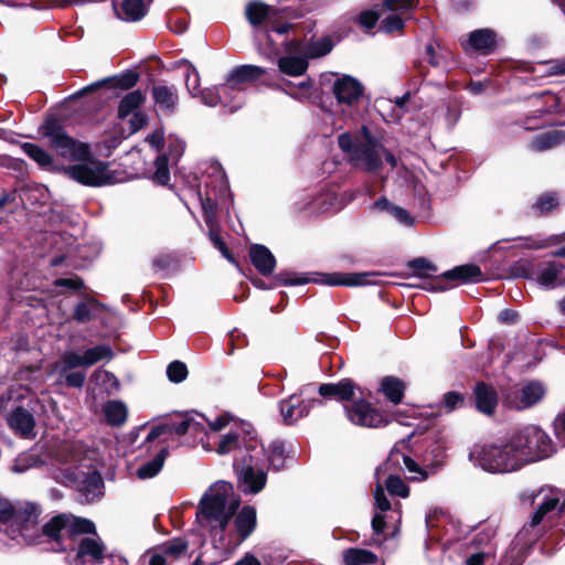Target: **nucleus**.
Wrapping results in <instances>:
<instances>
[{"instance_id":"35","label":"nucleus","mask_w":565,"mask_h":565,"mask_svg":"<svg viewBox=\"0 0 565 565\" xmlns=\"http://www.w3.org/2000/svg\"><path fill=\"white\" fill-rule=\"evenodd\" d=\"M21 149L41 169L45 171H54L56 169L52 154L39 145L24 142L22 143Z\"/></svg>"},{"instance_id":"18","label":"nucleus","mask_w":565,"mask_h":565,"mask_svg":"<svg viewBox=\"0 0 565 565\" xmlns=\"http://www.w3.org/2000/svg\"><path fill=\"white\" fill-rule=\"evenodd\" d=\"M344 413L350 423L362 427H380L386 424L384 416L363 397L344 405Z\"/></svg>"},{"instance_id":"63","label":"nucleus","mask_w":565,"mask_h":565,"mask_svg":"<svg viewBox=\"0 0 565 565\" xmlns=\"http://www.w3.org/2000/svg\"><path fill=\"white\" fill-rule=\"evenodd\" d=\"M202 210L205 217L206 225L212 228L215 227L216 224V201L210 195L202 200Z\"/></svg>"},{"instance_id":"21","label":"nucleus","mask_w":565,"mask_h":565,"mask_svg":"<svg viewBox=\"0 0 565 565\" xmlns=\"http://www.w3.org/2000/svg\"><path fill=\"white\" fill-rule=\"evenodd\" d=\"M7 424L21 438L33 439L36 436L33 414L21 406L14 407L7 415Z\"/></svg>"},{"instance_id":"37","label":"nucleus","mask_w":565,"mask_h":565,"mask_svg":"<svg viewBox=\"0 0 565 565\" xmlns=\"http://www.w3.org/2000/svg\"><path fill=\"white\" fill-rule=\"evenodd\" d=\"M118 18L124 21H138L147 13V6L145 0H122L120 10L114 4Z\"/></svg>"},{"instance_id":"13","label":"nucleus","mask_w":565,"mask_h":565,"mask_svg":"<svg viewBox=\"0 0 565 565\" xmlns=\"http://www.w3.org/2000/svg\"><path fill=\"white\" fill-rule=\"evenodd\" d=\"M332 94L337 105L341 108V115L344 119L353 118V109L363 96V85L353 76H337L332 84Z\"/></svg>"},{"instance_id":"10","label":"nucleus","mask_w":565,"mask_h":565,"mask_svg":"<svg viewBox=\"0 0 565 565\" xmlns=\"http://www.w3.org/2000/svg\"><path fill=\"white\" fill-rule=\"evenodd\" d=\"M42 509L38 503L24 501L14 505L13 529L10 540L18 543L34 544L40 536L39 518Z\"/></svg>"},{"instance_id":"24","label":"nucleus","mask_w":565,"mask_h":565,"mask_svg":"<svg viewBox=\"0 0 565 565\" xmlns=\"http://www.w3.org/2000/svg\"><path fill=\"white\" fill-rule=\"evenodd\" d=\"M151 96L154 104L163 111L174 113L179 104L178 89L174 85L153 84Z\"/></svg>"},{"instance_id":"58","label":"nucleus","mask_w":565,"mask_h":565,"mask_svg":"<svg viewBox=\"0 0 565 565\" xmlns=\"http://www.w3.org/2000/svg\"><path fill=\"white\" fill-rule=\"evenodd\" d=\"M201 78L198 70L189 64L185 73V86L192 97L199 96Z\"/></svg>"},{"instance_id":"42","label":"nucleus","mask_w":565,"mask_h":565,"mask_svg":"<svg viewBox=\"0 0 565 565\" xmlns=\"http://www.w3.org/2000/svg\"><path fill=\"white\" fill-rule=\"evenodd\" d=\"M302 49L303 54L309 61L329 54L333 49V42L329 36H321L309 42H303Z\"/></svg>"},{"instance_id":"44","label":"nucleus","mask_w":565,"mask_h":565,"mask_svg":"<svg viewBox=\"0 0 565 565\" xmlns=\"http://www.w3.org/2000/svg\"><path fill=\"white\" fill-rule=\"evenodd\" d=\"M344 565H366L374 564L377 559L376 555L364 548H347L342 554Z\"/></svg>"},{"instance_id":"11","label":"nucleus","mask_w":565,"mask_h":565,"mask_svg":"<svg viewBox=\"0 0 565 565\" xmlns=\"http://www.w3.org/2000/svg\"><path fill=\"white\" fill-rule=\"evenodd\" d=\"M362 145L358 147L352 154V163L361 167L367 172H376L382 167V159L394 168L397 163L396 158L382 143L375 140L366 126H362Z\"/></svg>"},{"instance_id":"52","label":"nucleus","mask_w":565,"mask_h":565,"mask_svg":"<svg viewBox=\"0 0 565 565\" xmlns=\"http://www.w3.org/2000/svg\"><path fill=\"white\" fill-rule=\"evenodd\" d=\"M14 505L8 500H0V532L10 539L13 529Z\"/></svg>"},{"instance_id":"53","label":"nucleus","mask_w":565,"mask_h":565,"mask_svg":"<svg viewBox=\"0 0 565 565\" xmlns=\"http://www.w3.org/2000/svg\"><path fill=\"white\" fill-rule=\"evenodd\" d=\"M334 198L330 193H321L310 200L308 204L303 205V210L308 211L309 214L324 213L332 205Z\"/></svg>"},{"instance_id":"30","label":"nucleus","mask_w":565,"mask_h":565,"mask_svg":"<svg viewBox=\"0 0 565 565\" xmlns=\"http://www.w3.org/2000/svg\"><path fill=\"white\" fill-rule=\"evenodd\" d=\"M443 277L451 285L477 282L482 279V273L479 266L475 264H465L443 273Z\"/></svg>"},{"instance_id":"36","label":"nucleus","mask_w":565,"mask_h":565,"mask_svg":"<svg viewBox=\"0 0 565 565\" xmlns=\"http://www.w3.org/2000/svg\"><path fill=\"white\" fill-rule=\"evenodd\" d=\"M475 395L478 411L483 414L491 415L498 404L495 391L484 383H478L475 388Z\"/></svg>"},{"instance_id":"46","label":"nucleus","mask_w":565,"mask_h":565,"mask_svg":"<svg viewBox=\"0 0 565 565\" xmlns=\"http://www.w3.org/2000/svg\"><path fill=\"white\" fill-rule=\"evenodd\" d=\"M384 486L388 493L393 497H399V498H407L409 494V488L408 486L402 480L401 477L395 476L392 473V470L388 472H382L381 473V480L384 478Z\"/></svg>"},{"instance_id":"59","label":"nucleus","mask_w":565,"mask_h":565,"mask_svg":"<svg viewBox=\"0 0 565 565\" xmlns=\"http://www.w3.org/2000/svg\"><path fill=\"white\" fill-rule=\"evenodd\" d=\"M168 433H175L178 435L189 434V413L178 415L166 423Z\"/></svg>"},{"instance_id":"43","label":"nucleus","mask_w":565,"mask_h":565,"mask_svg":"<svg viewBox=\"0 0 565 565\" xmlns=\"http://www.w3.org/2000/svg\"><path fill=\"white\" fill-rule=\"evenodd\" d=\"M167 456L168 449H161L152 459L142 463L137 469V477L143 480L157 476L161 471Z\"/></svg>"},{"instance_id":"61","label":"nucleus","mask_w":565,"mask_h":565,"mask_svg":"<svg viewBox=\"0 0 565 565\" xmlns=\"http://www.w3.org/2000/svg\"><path fill=\"white\" fill-rule=\"evenodd\" d=\"M407 15L401 14L398 12H391L381 24V29L386 33H392L403 29L404 20Z\"/></svg>"},{"instance_id":"48","label":"nucleus","mask_w":565,"mask_h":565,"mask_svg":"<svg viewBox=\"0 0 565 565\" xmlns=\"http://www.w3.org/2000/svg\"><path fill=\"white\" fill-rule=\"evenodd\" d=\"M102 303L92 298L78 302L74 309L73 318L79 323L88 322L95 317Z\"/></svg>"},{"instance_id":"56","label":"nucleus","mask_w":565,"mask_h":565,"mask_svg":"<svg viewBox=\"0 0 565 565\" xmlns=\"http://www.w3.org/2000/svg\"><path fill=\"white\" fill-rule=\"evenodd\" d=\"M559 200L556 193L548 192L537 198L535 207L541 214H547L558 206Z\"/></svg>"},{"instance_id":"47","label":"nucleus","mask_w":565,"mask_h":565,"mask_svg":"<svg viewBox=\"0 0 565 565\" xmlns=\"http://www.w3.org/2000/svg\"><path fill=\"white\" fill-rule=\"evenodd\" d=\"M113 356L114 352L109 345L99 344L88 348L83 353L84 369H87L104 359L110 360Z\"/></svg>"},{"instance_id":"33","label":"nucleus","mask_w":565,"mask_h":565,"mask_svg":"<svg viewBox=\"0 0 565 565\" xmlns=\"http://www.w3.org/2000/svg\"><path fill=\"white\" fill-rule=\"evenodd\" d=\"M278 87L286 95L301 103L310 100L315 94V84L310 77L297 83L289 79H282L281 85Z\"/></svg>"},{"instance_id":"51","label":"nucleus","mask_w":565,"mask_h":565,"mask_svg":"<svg viewBox=\"0 0 565 565\" xmlns=\"http://www.w3.org/2000/svg\"><path fill=\"white\" fill-rule=\"evenodd\" d=\"M285 461V452L284 447L280 443H274L270 445L269 449L265 450V457L263 463H259L258 467L264 471L265 463L268 462L270 467L274 469H280L284 466Z\"/></svg>"},{"instance_id":"17","label":"nucleus","mask_w":565,"mask_h":565,"mask_svg":"<svg viewBox=\"0 0 565 565\" xmlns=\"http://www.w3.org/2000/svg\"><path fill=\"white\" fill-rule=\"evenodd\" d=\"M546 388L539 381H529L515 386L504 396V403L514 409L523 411L539 404L545 396Z\"/></svg>"},{"instance_id":"9","label":"nucleus","mask_w":565,"mask_h":565,"mask_svg":"<svg viewBox=\"0 0 565 565\" xmlns=\"http://www.w3.org/2000/svg\"><path fill=\"white\" fill-rule=\"evenodd\" d=\"M64 171L68 178L87 186H103L116 182L109 164L94 158L90 150L87 158L77 160Z\"/></svg>"},{"instance_id":"27","label":"nucleus","mask_w":565,"mask_h":565,"mask_svg":"<svg viewBox=\"0 0 565 565\" xmlns=\"http://www.w3.org/2000/svg\"><path fill=\"white\" fill-rule=\"evenodd\" d=\"M356 385L351 379H343L337 383H327L319 386V394L323 397L347 402L355 396Z\"/></svg>"},{"instance_id":"28","label":"nucleus","mask_w":565,"mask_h":565,"mask_svg":"<svg viewBox=\"0 0 565 565\" xmlns=\"http://www.w3.org/2000/svg\"><path fill=\"white\" fill-rule=\"evenodd\" d=\"M563 265L555 262H545L539 264L536 271L534 273L535 281L546 289H554L563 281L558 280V277L563 270Z\"/></svg>"},{"instance_id":"29","label":"nucleus","mask_w":565,"mask_h":565,"mask_svg":"<svg viewBox=\"0 0 565 565\" xmlns=\"http://www.w3.org/2000/svg\"><path fill=\"white\" fill-rule=\"evenodd\" d=\"M228 420L225 417H218L215 420L207 422L206 418L199 413H189V435L193 438L202 439V436L206 434V426L212 431H218L225 428Z\"/></svg>"},{"instance_id":"16","label":"nucleus","mask_w":565,"mask_h":565,"mask_svg":"<svg viewBox=\"0 0 565 565\" xmlns=\"http://www.w3.org/2000/svg\"><path fill=\"white\" fill-rule=\"evenodd\" d=\"M303 41L291 40L285 44V53L277 60L281 75L289 77L303 76L309 67V61L303 54Z\"/></svg>"},{"instance_id":"60","label":"nucleus","mask_w":565,"mask_h":565,"mask_svg":"<svg viewBox=\"0 0 565 565\" xmlns=\"http://www.w3.org/2000/svg\"><path fill=\"white\" fill-rule=\"evenodd\" d=\"M38 465V458L31 454L23 452L19 455L13 465L11 470L15 473H23L28 471L30 468H33Z\"/></svg>"},{"instance_id":"15","label":"nucleus","mask_w":565,"mask_h":565,"mask_svg":"<svg viewBox=\"0 0 565 565\" xmlns=\"http://www.w3.org/2000/svg\"><path fill=\"white\" fill-rule=\"evenodd\" d=\"M78 367L84 369L83 354L67 351L63 353L54 363L52 372L58 374V382H64L66 386L82 388L85 384L86 373Z\"/></svg>"},{"instance_id":"2","label":"nucleus","mask_w":565,"mask_h":565,"mask_svg":"<svg viewBox=\"0 0 565 565\" xmlns=\"http://www.w3.org/2000/svg\"><path fill=\"white\" fill-rule=\"evenodd\" d=\"M241 504L232 483L218 480L211 484L201 497L196 507V522L214 539H218L223 550H228L231 542L225 543V531Z\"/></svg>"},{"instance_id":"45","label":"nucleus","mask_w":565,"mask_h":565,"mask_svg":"<svg viewBox=\"0 0 565 565\" xmlns=\"http://www.w3.org/2000/svg\"><path fill=\"white\" fill-rule=\"evenodd\" d=\"M271 11H273V9L269 6H267L263 2L254 1V2H250L247 4L245 14H246L247 21L254 28H257V26L262 25L267 20V18L270 15Z\"/></svg>"},{"instance_id":"40","label":"nucleus","mask_w":565,"mask_h":565,"mask_svg":"<svg viewBox=\"0 0 565 565\" xmlns=\"http://www.w3.org/2000/svg\"><path fill=\"white\" fill-rule=\"evenodd\" d=\"M565 140L563 130H550L535 136L531 141L532 149L536 151H546L561 145Z\"/></svg>"},{"instance_id":"62","label":"nucleus","mask_w":565,"mask_h":565,"mask_svg":"<svg viewBox=\"0 0 565 565\" xmlns=\"http://www.w3.org/2000/svg\"><path fill=\"white\" fill-rule=\"evenodd\" d=\"M387 523L382 513H375L372 519V529H373V541L375 544H382V542L386 539L387 534L385 533V529Z\"/></svg>"},{"instance_id":"38","label":"nucleus","mask_w":565,"mask_h":565,"mask_svg":"<svg viewBox=\"0 0 565 565\" xmlns=\"http://www.w3.org/2000/svg\"><path fill=\"white\" fill-rule=\"evenodd\" d=\"M469 44L473 50L489 54L494 50L495 34L489 29L476 30L469 35Z\"/></svg>"},{"instance_id":"7","label":"nucleus","mask_w":565,"mask_h":565,"mask_svg":"<svg viewBox=\"0 0 565 565\" xmlns=\"http://www.w3.org/2000/svg\"><path fill=\"white\" fill-rule=\"evenodd\" d=\"M511 435L524 465L546 459L555 452L553 440L537 426H525Z\"/></svg>"},{"instance_id":"8","label":"nucleus","mask_w":565,"mask_h":565,"mask_svg":"<svg viewBox=\"0 0 565 565\" xmlns=\"http://www.w3.org/2000/svg\"><path fill=\"white\" fill-rule=\"evenodd\" d=\"M375 276L376 274L374 273H333L323 274L320 275L319 278L311 279L307 276L294 273H280L276 276V280L278 281V284L284 286H298L306 285L310 281H315L328 286L356 287L375 284Z\"/></svg>"},{"instance_id":"54","label":"nucleus","mask_w":565,"mask_h":565,"mask_svg":"<svg viewBox=\"0 0 565 565\" xmlns=\"http://www.w3.org/2000/svg\"><path fill=\"white\" fill-rule=\"evenodd\" d=\"M169 158L166 153L160 154L154 160V172L152 174V180L160 184L166 185L170 180V171H169Z\"/></svg>"},{"instance_id":"31","label":"nucleus","mask_w":565,"mask_h":565,"mask_svg":"<svg viewBox=\"0 0 565 565\" xmlns=\"http://www.w3.org/2000/svg\"><path fill=\"white\" fill-rule=\"evenodd\" d=\"M409 94L397 97L394 102L386 98H380L375 102V107L386 122L399 120L405 113V104Z\"/></svg>"},{"instance_id":"64","label":"nucleus","mask_w":565,"mask_h":565,"mask_svg":"<svg viewBox=\"0 0 565 565\" xmlns=\"http://www.w3.org/2000/svg\"><path fill=\"white\" fill-rule=\"evenodd\" d=\"M339 148L345 152L350 161H352V154L354 150L362 145V141L354 142L352 136L349 132H343L338 138Z\"/></svg>"},{"instance_id":"4","label":"nucleus","mask_w":565,"mask_h":565,"mask_svg":"<svg viewBox=\"0 0 565 565\" xmlns=\"http://www.w3.org/2000/svg\"><path fill=\"white\" fill-rule=\"evenodd\" d=\"M57 462L65 479L87 498L93 499L102 493L104 482L95 466L84 462L72 451L67 456H58Z\"/></svg>"},{"instance_id":"12","label":"nucleus","mask_w":565,"mask_h":565,"mask_svg":"<svg viewBox=\"0 0 565 565\" xmlns=\"http://www.w3.org/2000/svg\"><path fill=\"white\" fill-rule=\"evenodd\" d=\"M401 459L404 461L406 469L411 473H415V476L411 477L412 480L422 481L428 478V473L423 470L411 457L405 456L397 450H392L387 457V460L375 471L377 483L374 491V500L376 508L381 512H386L391 509V502L385 495L383 486L380 484L381 473L393 470L395 466L399 465Z\"/></svg>"},{"instance_id":"20","label":"nucleus","mask_w":565,"mask_h":565,"mask_svg":"<svg viewBox=\"0 0 565 565\" xmlns=\"http://www.w3.org/2000/svg\"><path fill=\"white\" fill-rule=\"evenodd\" d=\"M302 394L303 390L299 394H291L288 398L278 403L279 413L285 424H295L307 416L313 406L321 404L319 399H301L300 395Z\"/></svg>"},{"instance_id":"19","label":"nucleus","mask_w":565,"mask_h":565,"mask_svg":"<svg viewBox=\"0 0 565 565\" xmlns=\"http://www.w3.org/2000/svg\"><path fill=\"white\" fill-rule=\"evenodd\" d=\"M93 536L82 537L78 542L76 557L74 559L76 565H102L106 564L109 556L105 554V545L102 540L94 532Z\"/></svg>"},{"instance_id":"25","label":"nucleus","mask_w":565,"mask_h":565,"mask_svg":"<svg viewBox=\"0 0 565 565\" xmlns=\"http://www.w3.org/2000/svg\"><path fill=\"white\" fill-rule=\"evenodd\" d=\"M138 79L139 75L136 72L129 71L87 85L86 87L78 90L76 95L82 96L102 86H108L110 88H119L122 90H127L132 88L137 84Z\"/></svg>"},{"instance_id":"50","label":"nucleus","mask_w":565,"mask_h":565,"mask_svg":"<svg viewBox=\"0 0 565 565\" xmlns=\"http://www.w3.org/2000/svg\"><path fill=\"white\" fill-rule=\"evenodd\" d=\"M188 546L189 544L183 537H174L160 545L158 551L162 553L166 558H178L186 552Z\"/></svg>"},{"instance_id":"6","label":"nucleus","mask_w":565,"mask_h":565,"mask_svg":"<svg viewBox=\"0 0 565 565\" xmlns=\"http://www.w3.org/2000/svg\"><path fill=\"white\" fill-rule=\"evenodd\" d=\"M40 132L47 140L50 148L67 161L76 162L89 154V145L70 136L55 118L45 120L40 127Z\"/></svg>"},{"instance_id":"55","label":"nucleus","mask_w":565,"mask_h":565,"mask_svg":"<svg viewBox=\"0 0 565 565\" xmlns=\"http://www.w3.org/2000/svg\"><path fill=\"white\" fill-rule=\"evenodd\" d=\"M417 3V0H384V8L390 12H398L408 17Z\"/></svg>"},{"instance_id":"3","label":"nucleus","mask_w":565,"mask_h":565,"mask_svg":"<svg viewBox=\"0 0 565 565\" xmlns=\"http://www.w3.org/2000/svg\"><path fill=\"white\" fill-rule=\"evenodd\" d=\"M469 459L475 466L491 473L513 472L525 466L512 435L499 444L475 445Z\"/></svg>"},{"instance_id":"22","label":"nucleus","mask_w":565,"mask_h":565,"mask_svg":"<svg viewBox=\"0 0 565 565\" xmlns=\"http://www.w3.org/2000/svg\"><path fill=\"white\" fill-rule=\"evenodd\" d=\"M266 74L267 71L264 67L252 64L239 65L227 74L226 85L230 89L231 87L244 88L245 84L253 83Z\"/></svg>"},{"instance_id":"57","label":"nucleus","mask_w":565,"mask_h":565,"mask_svg":"<svg viewBox=\"0 0 565 565\" xmlns=\"http://www.w3.org/2000/svg\"><path fill=\"white\" fill-rule=\"evenodd\" d=\"M188 373L186 365L179 360L171 362L167 367V376L173 383L183 382L188 377Z\"/></svg>"},{"instance_id":"1","label":"nucleus","mask_w":565,"mask_h":565,"mask_svg":"<svg viewBox=\"0 0 565 565\" xmlns=\"http://www.w3.org/2000/svg\"><path fill=\"white\" fill-rule=\"evenodd\" d=\"M216 451L218 455L237 452L234 469L244 493L255 494L263 490L267 473L258 465L264 461L265 448L249 423H235L218 440Z\"/></svg>"},{"instance_id":"14","label":"nucleus","mask_w":565,"mask_h":565,"mask_svg":"<svg viewBox=\"0 0 565 565\" xmlns=\"http://www.w3.org/2000/svg\"><path fill=\"white\" fill-rule=\"evenodd\" d=\"M90 532H94L92 521L65 514L54 516L42 526V533L53 540Z\"/></svg>"},{"instance_id":"49","label":"nucleus","mask_w":565,"mask_h":565,"mask_svg":"<svg viewBox=\"0 0 565 565\" xmlns=\"http://www.w3.org/2000/svg\"><path fill=\"white\" fill-rule=\"evenodd\" d=\"M563 235H551L545 238L539 237H520L518 238L519 244L516 246L529 248V249H543L553 245H556L564 241Z\"/></svg>"},{"instance_id":"32","label":"nucleus","mask_w":565,"mask_h":565,"mask_svg":"<svg viewBox=\"0 0 565 565\" xmlns=\"http://www.w3.org/2000/svg\"><path fill=\"white\" fill-rule=\"evenodd\" d=\"M249 257L254 267L264 276L273 274L276 267V258L264 245L254 244L249 248Z\"/></svg>"},{"instance_id":"34","label":"nucleus","mask_w":565,"mask_h":565,"mask_svg":"<svg viewBox=\"0 0 565 565\" xmlns=\"http://www.w3.org/2000/svg\"><path fill=\"white\" fill-rule=\"evenodd\" d=\"M103 415L108 425L119 427L124 425L128 417V408L122 401H107L102 407Z\"/></svg>"},{"instance_id":"23","label":"nucleus","mask_w":565,"mask_h":565,"mask_svg":"<svg viewBox=\"0 0 565 565\" xmlns=\"http://www.w3.org/2000/svg\"><path fill=\"white\" fill-rule=\"evenodd\" d=\"M228 93H231L226 83L220 86L207 87L199 93L201 97V102L209 107L222 106L226 111L234 113L239 109V98L235 100V105L230 104V99L227 98Z\"/></svg>"},{"instance_id":"39","label":"nucleus","mask_w":565,"mask_h":565,"mask_svg":"<svg viewBox=\"0 0 565 565\" xmlns=\"http://www.w3.org/2000/svg\"><path fill=\"white\" fill-rule=\"evenodd\" d=\"M146 95L140 89H135L127 93L119 102L117 116L119 119H125L134 113H138L137 109L145 103Z\"/></svg>"},{"instance_id":"5","label":"nucleus","mask_w":565,"mask_h":565,"mask_svg":"<svg viewBox=\"0 0 565 565\" xmlns=\"http://www.w3.org/2000/svg\"><path fill=\"white\" fill-rule=\"evenodd\" d=\"M532 504L534 511L519 532V536H526L531 532H534V536H536L541 531L539 529L541 524L542 529L551 526L554 518L565 511V499L561 503V493L551 488L539 490L532 497Z\"/></svg>"},{"instance_id":"41","label":"nucleus","mask_w":565,"mask_h":565,"mask_svg":"<svg viewBox=\"0 0 565 565\" xmlns=\"http://www.w3.org/2000/svg\"><path fill=\"white\" fill-rule=\"evenodd\" d=\"M405 384L402 380L395 376H385L381 381V392L383 395L394 404H399L403 399Z\"/></svg>"},{"instance_id":"26","label":"nucleus","mask_w":565,"mask_h":565,"mask_svg":"<svg viewBox=\"0 0 565 565\" xmlns=\"http://www.w3.org/2000/svg\"><path fill=\"white\" fill-rule=\"evenodd\" d=\"M256 510L246 505L241 509L234 519L235 539L234 544L237 545L245 541L255 530Z\"/></svg>"}]
</instances>
